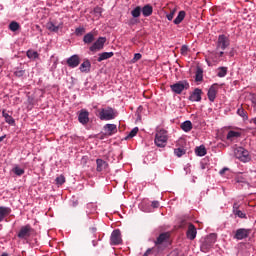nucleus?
Listing matches in <instances>:
<instances>
[{
  "instance_id": "obj_50",
  "label": "nucleus",
  "mask_w": 256,
  "mask_h": 256,
  "mask_svg": "<svg viewBox=\"0 0 256 256\" xmlns=\"http://www.w3.org/2000/svg\"><path fill=\"white\" fill-rule=\"evenodd\" d=\"M28 103H30V105H34L35 100H33V98L31 96H28Z\"/></svg>"
},
{
  "instance_id": "obj_42",
  "label": "nucleus",
  "mask_w": 256,
  "mask_h": 256,
  "mask_svg": "<svg viewBox=\"0 0 256 256\" xmlns=\"http://www.w3.org/2000/svg\"><path fill=\"white\" fill-rule=\"evenodd\" d=\"M14 75H16V77H23V75H25V70H16Z\"/></svg>"
},
{
  "instance_id": "obj_57",
  "label": "nucleus",
  "mask_w": 256,
  "mask_h": 256,
  "mask_svg": "<svg viewBox=\"0 0 256 256\" xmlns=\"http://www.w3.org/2000/svg\"><path fill=\"white\" fill-rule=\"evenodd\" d=\"M207 64L209 65V67H211V65H212L211 62H209V61H207Z\"/></svg>"
},
{
  "instance_id": "obj_20",
  "label": "nucleus",
  "mask_w": 256,
  "mask_h": 256,
  "mask_svg": "<svg viewBox=\"0 0 256 256\" xmlns=\"http://www.w3.org/2000/svg\"><path fill=\"white\" fill-rule=\"evenodd\" d=\"M93 41H95V35H93V33L89 32L84 35L83 42L85 43V45H91Z\"/></svg>"
},
{
  "instance_id": "obj_6",
  "label": "nucleus",
  "mask_w": 256,
  "mask_h": 256,
  "mask_svg": "<svg viewBox=\"0 0 256 256\" xmlns=\"http://www.w3.org/2000/svg\"><path fill=\"white\" fill-rule=\"evenodd\" d=\"M34 233H35V229H33L31 225L27 224L20 228V231L18 232L17 237L19 239H27L28 237H31V235H33Z\"/></svg>"
},
{
  "instance_id": "obj_4",
  "label": "nucleus",
  "mask_w": 256,
  "mask_h": 256,
  "mask_svg": "<svg viewBox=\"0 0 256 256\" xmlns=\"http://www.w3.org/2000/svg\"><path fill=\"white\" fill-rule=\"evenodd\" d=\"M167 139V131L162 129L155 135V145L157 147H165L167 145Z\"/></svg>"
},
{
  "instance_id": "obj_39",
  "label": "nucleus",
  "mask_w": 256,
  "mask_h": 256,
  "mask_svg": "<svg viewBox=\"0 0 256 256\" xmlns=\"http://www.w3.org/2000/svg\"><path fill=\"white\" fill-rule=\"evenodd\" d=\"M234 215H237V217H240V219H247V215L241 210H236Z\"/></svg>"
},
{
  "instance_id": "obj_9",
  "label": "nucleus",
  "mask_w": 256,
  "mask_h": 256,
  "mask_svg": "<svg viewBox=\"0 0 256 256\" xmlns=\"http://www.w3.org/2000/svg\"><path fill=\"white\" fill-rule=\"evenodd\" d=\"M249 235H251V229L240 228V229L236 230L234 239L241 241L242 239H247V237H249Z\"/></svg>"
},
{
  "instance_id": "obj_7",
  "label": "nucleus",
  "mask_w": 256,
  "mask_h": 256,
  "mask_svg": "<svg viewBox=\"0 0 256 256\" xmlns=\"http://www.w3.org/2000/svg\"><path fill=\"white\" fill-rule=\"evenodd\" d=\"M105 43H107V38L106 37H99L93 45L90 46V51L92 53H96V51H101L103 47H105Z\"/></svg>"
},
{
  "instance_id": "obj_54",
  "label": "nucleus",
  "mask_w": 256,
  "mask_h": 256,
  "mask_svg": "<svg viewBox=\"0 0 256 256\" xmlns=\"http://www.w3.org/2000/svg\"><path fill=\"white\" fill-rule=\"evenodd\" d=\"M77 205H79V202L78 201H74L73 202V207H77Z\"/></svg>"
},
{
  "instance_id": "obj_28",
  "label": "nucleus",
  "mask_w": 256,
  "mask_h": 256,
  "mask_svg": "<svg viewBox=\"0 0 256 256\" xmlns=\"http://www.w3.org/2000/svg\"><path fill=\"white\" fill-rule=\"evenodd\" d=\"M96 165H97L96 171L101 172L103 171V167H107L108 164L103 159H97Z\"/></svg>"
},
{
  "instance_id": "obj_30",
  "label": "nucleus",
  "mask_w": 256,
  "mask_h": 256,
  "mask_svg": "<svg viewBox=\"0 0 256 256\" xmlns=\"http://www.w3.org/2000/svg\"><path fill=\"white\" fill-rule=\"evenodd\" d=\"M141 6H137L135 9L131 11V15L134 19H137L138 17H141Z\"/></svg>"
},
{
  "instance_id": "obj_12",
  "label": "nucleus",
  "mask_w": 256,
  "mask_h": 256,
  "mask_svg": "<svg viewBox=\"0 0 256 256\" xmlns=\"http://www.w3.org/2000/svg\"><path fill=\"white\" fill-rule=\"evenodd\" d=\"M186 236L188 237V239H190V241H193L195 237H197V228H195V225H193V223H189Z\"/></svg>"
},
{
  "instance_id": "obj_11",
  "label": "nucleus",
  "mask_w": 256,
  "mask_h": 256,
  "mask_svg": "<svg viewBox=\"0 0 256 256\" xmlns=\"http://www.w3.org/2000/svg\"><path fill=\"white\" fill-rule=\"evenodd\" d=\"M78 121L82 125H87L89 123V111L82 109L78 115Z\"/></svg>"
},
{
  "instance_id": "obj_43",
  "label": "nucleus",
  "mask_w": 256,
  "mask_h": 256,
  "mask_svg": "<svg viewBox=\"0 0 256 256\" xmlns=\"http://www.w3.org/2000/svg\"><path fill=\"white\" fill-rule=\"evenodd\" d=\"M168 21H173V17H175V10L171 11L169 14H167Z\"/></svg>"
},
{
  "instance_id": "obj_36",
  "label": "nucleus",
  "mask_w": 256,
  "mask_h": 256,
  "mask_svg": "<svg viewBox=\"0 0 256 256\" xmlns=\"http://www.w3.org/2000/svg\"><path fill=\"white\" fill-rule=\"evenodd\" d=\"M46 27L49 31H53L54 33H57V31H59V26H55L53 22L47 23Z\"/></svg>"
},
{
  "instance_id": "obj_2",
  "label": "nucleus",
  "mask_w": 256,
  "mask_h": 256,
  "mask_svg": "<svg viewBox=\"0 0 256 256\" xmlns=\"http://www.w3.org/2000/svg\"><path fill=\"white\" fill-rule=\"evenodd\" d=\"M234 157H236V159H239V161H242L243 163H247V161H250L251 159L249 157V151H247V149L243 147H238L234 149Z\"/></svg>"
},
{
  "instance_id": "obj_34",
  "label": "nucleus",
  "mask_w": 256,
  "mask_h": 256,
  "mask_svg": "<svg viewBox=\"0 0 256 256\" xmlns=\"http://www.w3.org/2000/svg\"><path fill=\"white\" fill-rule=\"evenodd\" d=\"M26 55L29 59H37L39 57V53L35 50H28Z\"/></svg>"
},
{
  "instance_id": "obj_17",
  "label": "nucleus",
  "mask_w": 256,
  "mask_h": 256,
  "mask_svg": "<svg viewBox=\"0 0 256 256\" xmlns=\"http://www.w3.org/2000/svg\"><path fill=\"white\" fill-rule=\"evenodd\" d=\"M9 215H11V208L0 206V222Z\"/></svg>"
},
{
  "instance_id": "obj_45",
  "label": "nucleus",
  "mask_w": 256,
  "mask_h": 256,
  "mask_svg": "<svg viewBox=\"0 0 256 256\" xmlns=\"http://www.w3.org/2000/svg\"><path fill=\"white\" fill-rule=\"evenodd\" d=\"M142 55L141 53L134 54L133 63H137L141 59Z\"/></svg>"
},
{
  "instance_id": "obj_53",
  "label": "nucleus",
  "mask_w": 256,
  "mask_h": 256,
  "mask_svg": "<svg viewBox=\"0 0 256 256\" xmlns=\"http://www.w3.org/2000/svg\"><path fill=\"white\" fill-rule=\"evenodd\" d=\"M229 55L230 57H233L235 55V51L232 49L230 52H229Z\"/></svg>"
},
{
  "instance_id": "obj_46",
  "label": "nucleus",
  "mask_w": 256,
  "mask_h": 256,
  "mask_svg": "<svg viewBox=\"0 0 256 256\" xmlns=\"http://www.w3.org/2000/svg\"><path fill=\"white\" fill-rule=\"evenodd\" d=\"M102 11H103V9L101 7L94 8V13L96 15H101Z\"/></svg>"
},
{
  "instance_id": "obj_10",
  "label": "nucleus",
  "mask_w": 256,
  "mask_h": 256,
  "mask_svg": "<svg viewBox=\"0 0 256 256\" xmlns=\"http://www.w3.org/2000/svg\"><path fill=\"white\" fill-rule=\"evenodd\" d=\"M66 63L68 67H71V69H75V67H79L81 63V58L79 57V55L74 54L66 60Z\"/></svg>"
},
{
  "instance_id": "obj_16",
  "label": "nucleus",
  "mask_w": 256,
  "mask_h": 256,
  "mask_svg": "<svg viewBox=\"0 0 256 256\" xmlns=\"http://www.w3.org/2000/svg\"><path fill=\"white\" fill-rule=\"evenodd\" d=\"M79 69L81 73H89L91 71V61H89V59H85Z\"/></svg>"
},
{
  "instance_id": "obj_8",
  "label": "nucleus",
  "mask_w": 256,
  "mask_h": 256,
  "mask_svg": "<svg viewBox=\"0 0 256 256\" xmlns=\"http://www.w3.org/2000/svg\"><path fill=\"white\" fill-rule=\"evenodd\" d=\"M110 243L111 245H121V243H123V239L121 238V230H113L110 236Z\"/></svg>"
},
{
  "instance_id": "obj_26",
  "label": "nucleus",
  "mask_w": 256,
  "mask_h": 256,
  "mask_svg": "<svg viewBox=\"0 0 256 256\" xmlns=\"http://www.w3.org/2000/svg\"><path fill=\"white\" fill-rule=\"evenodd\" d=\"M104 129H107L108 135H113V133H117V125L115 124H106Z\"/></svg>"
},
{
  "instance_id": "obj_48",
  "label": "nucleus",
  "mask_w": 256,
  "mask_h": 256,
  "mask_svg": "<svg viewBox=\"0 0 256 256\" xmlns=\"http://www.w3.org/2000/svg\"><path fill=\"white\" fill-rule=\"evenodd\" d=\"M151 206L153 207V209H158L159 201H153Z\"/></svg>"
},
{
  "instance_id": "obj_24",
  "label": "nucleus",
  "mask_w": 256,
  "mask_h": 256,
  "mask_svg": "<svg viewBox=\"0 0 256 256\" xmlns=\"http://www.w3.org/2000/svg\"><path fill=\"white\" fill-rule=\"evenodd\" d=\"M195 81L197 83L203 81V68H201L200 66H197L196 74H195Z\"/></svg>"
},
{
  "instance_id": "obj_29",
  "label": "nucleus",
  "mask_w": 256,
  "mask_h": 256,
  "mask_svg": "<svg viewBox=\"0 0 256 256\" xmlns=\"http://www.w3.org/2000/svg\"><path fill=\"white\" fill-rule=\"evenodd\" d=\"M238 137H241V132H235L233 130H230L226 136V139L228 141H231L232 139L234 138H238Z\"/></svg>"
},
{
  "instance_id": "obj_51",
  "label": "nucleus",
  "mask_w": 256,
  "mask_h": 256,
  "mask_svg": "<svg viewBox=\"0 0 256 256\" xmlns=\"http://www.w3.org/2000/svg\"><path fill=\"white\" fill-rule=\"evenodd\" d=\"M152 251H153V249L149 248V249L143 254V256H149V255H151Z\"/></svg>"
},
{
  "instance_id": "obj_1",
  "label": "nucleus",
  "mask_w": 256,
  "mask_h": 256,
  "mask_svg": "<svg viewBox=\"0 0 256 256\" xmlns=\"http://www.w3.org/2000/svg\"><path fill=\"white\" fill-rule=\"evenodd\" d=\"M115 117H117V111L111 107L102 108L99 111V119L101 121H111V119H115Z\"/></svg>"
},
{
  "instance_id": "obj_58",
  "label": "nucleus",
  "mask_w": 256,
  "mask_h": 256,
  "mask_svg": "<svg viewBox=\"0 0 256 256\" xmlns=\"http://www.w3.org/2000/svg\"><path fill=\"white\" fill-rule=\"evenodd\" d=\"M220 57H223V52H220Z\"/></svg>"
},
{
  "instance_id": "obj_35",
  "label": "nucleus",
  "mask_w": 256,
  "mask_h": 256,
  "mask_svg": "<svg viewBox=\"0 0 256 256\" xmlns=\"http://www.w3.org/2000/svg\"><path fill=\"white\" fill-rule=\"evenodd\" d=\"M174 153L176 157H183V155L187 153V150H185L184 148H176L174 149Z\"/></svg>"
},
{
  "instance_id": "obj_40",
  "label": "nucleus",
  "mask_w": 256,
  "mask_h": 256,
  "mask_svg": "<svg viewBox=\"0 0 256 256\" xmlns=\"http://www.w3.org/2000/svg\"><path fill=\"white\" fill-rule=\"evenodd\" d=\"M57 185H63L65 183V176L60 175L55 179Z\"/></svg>"
},
{
  "instance_id": "obj_14",
  "label": "nucleus",
  "mask_w": 256,
  "mask_h": 256,
  "mask_svg": "<svg viewBox=\"0 0 256 256\" xmlns=\"http://www.w3.org/2000/svg\"><path fill=\"white\" fill-rule=\"evenodd\" d=\"M201 95H203V90L195 88L192 94L189 96V101H201Z\"/></svg>"
},
{
  "instance_id": "obj_31",
  "label": "nucleus",
  "mask_w": 256,
  "mask_h": 256,
  "mask_svg": "<svg viewBox=\"0 0 256 256\" xmlns=\"http://www.w3.org/2000/svg\"><path fill=\"white\" fill-rule=\"evenodd\" d=\"M9 29L10 31H19L21 29V25H19L18 22L16 21H12L10 24H9Z\"/></svg>"
},
{
  "instance_id": "obj_22",
  "label": "nucleus",
  "mask_w": 256,
  "mask_h": 256,
  "mask_svg": "<svg viewBox=\"0 0 256 256\" xmlns=\"http://www.w3.org/2000/svg\"><path fill=\"white\" fill-rule=\"evenodd\" d=\"M193 129V123L191 121L187 120L181 124V130L185 131V133H189Z\"/></svg>"
},
{
  "instance_id": "obj_52",
  "label": "nucleus",
  "mask_w": 256,
  "mask_h": 256,
  "mask_svg": "<svg viewBox=\"0 0 256 256\" xmlns=\"http://www.w3.org/2000/svg\"><path fill=\"white\" fill-rule=\"evenodd\" d=\"M225 171H229V168H223L220 170V175H225Z\"/></svg>"
},
{
  "instance_id": "obj_5",
  "label": "nucleus",
  "mask_w": 256,
  "mask_h": 256,
  "mask_svg": "<svg viewBox=\"0 0 256 256\" xmlns=\"http://www.w3.org/2000/svg\"><path fill=\"white\" fill-rule=\"evenodd\" d=\"M216 241H217V234L212 233V234L208 235V236L205 238V240H204V242H203V244H202V246H201V250L204 251V253L207 252V251H209L210 248H211L213 245H215V242H216Z\"/></svg>"
},
{
  "instance_id": "obj_21",
  "label": "nucleus",
  "mask_w": 256,
  "mask_h": 256,
  "mask_svg": "<svg viewBox=\"0 0 256 256\" xmlns=\"http://www.w3.org/2000/svg\"><path fill=\"white\" fill-rule=\"evenodd\" d=\"M167 239H169V234L168 233H161L156 241H155V245H161L164 243V241H167Z\"/></svg>"
},
{
  "instance_id": "obj_33",
  "label": "nucleus",
  "mask_w": 256,
  "mask_h": 256,
  "mask_svg": "<svg viewBox=\"0 0 256 256\" xmlns=\"http://www.w3.org/2000/svg\"><path fill=\"white\" fill-rule=\"evenodd\" d=\"M137 133H139V128L138 127L133 128L130 131V133L125 137V140L127 141V139H133V137H135Z\"/></svg>"
},
{
  "instance_id": "obj_23",
  "label": "nucleus",
  "mask_w": 256,
  "mask_h": 256,
  "mask_svg": "<svg viewBox=\"0 0 256 256\" xmlns=\"http://www.w3.org/2000/svg\"><path fill=\"white\" fill-rule=\"evenodd\" d=\"M195 153L196 155H198V157H205V155H207V149L205 148L204 145H201L196 147Z\"/></svg>"
},
{
  "instance_id": "obj_27",
  "label": "nucleus",
  "mask_w": 256,
  "mask_h": 256,
  "mask_svg": "<svg viewBox=\"0 0 256 256\" xmlns=\"http://www.w3.org/2000/svg\"><path fill=\"white\" fill-rule=\"evenodd\" d=\"M185 15V11H180L178 13V16L173 21L174 25H179L183 21V19H185Z\"/></svg>"
},
{
  "instance_id": "obj_19",
  "label": "nucleus",
  "mask_w": 256,
  "mask_h": 256,
  "mask_svg": "<svg viewBox=\"0 0 256 256\" xmlns=\"http://www.w3.org/2000/svg\"><path fill=\"white\" fill-rule=\"evenodd\" d=\"M142 14L144 17H151V15H153V6L150 4L145 5L142 8Z\"/></svg>"
},
{
  "instance_id": "obj_59",
  "label": "nucleus",
  "mask_w": 256,
  "mask_h": 256,
  "mask_svg": "<svg viewBox=\"0 0 256 256\" xmlns=\"http://www.w3.org/2000/svg\"><path fill=\"white\" fill-rule=\"evenodd\" d=\"M202 169H205V165H202Z\"/></svg>"
},
{
  "instance_id": "obj_47",
  "label": "nucleus",
  "mask_w": 256,
  "mask_h": 256,
  "mask_svg": "<svg viewBox=\"0 0 256 256\" xmlns=\"http://www.w3.org/2000/svg\"><path fill=\"white\" fill-rule=\"evenodd\" d=\"M137 23H139V20H138V19H135V18H132V19H130V21H129V25H137Z\"/></svg>"
},
{
  "instance_id": "obj_25",
  "label": "nucleus",
  "mask_w": 256,
  "mask_h": 256,
  "mask_svg": "<svg viewBox=\"0 0 256 256\" xmlns=\"http://www.w3.org/2000/svg\"><path fill=\"white\" fill-rule=\"evenodd\" d=\"M2 116L4 117L6 123L9 125H15V119H13L5 110L2 111Z\"/></svg>"
},
{
  "instance_id": "obj_37",
  "label": "nucleus",
  "mask_w": 256,
  "mask_h": 256,
  "mask_svg": "<svg viewBox=\"0 0 256 256\" xmlns=\"http://www.w3.org/2000/svg\"><path fill=\"white\" fill-rule=\"evenodd\" d=\"M13 173H15V175H18V177H21V175L25 173V170L20 168L19 166H16L13 168Z\"/></svg>"
},
{
  "instance_id": "obj_55",
  "label": "nucleus",
  "mask_w": 256,
  "mask_h": 256,
  "mask_svg": "<svg viewBox=\"0 0 256 256\" xmlns=\"http://www.w3.org/2000/svg\"><path fill=\"white\" fill-rule=\"evenodd\" d=\"M7 136L6 135H4V136H1L0 137V143L3 141V139H5Z\"/></svg>"
},
{
  "instance_id": "obj_32",
  "label": "nucleus",
  "mask_w": 256,
  "mask_h": 256,
  "mask_svg": "<svg viewBox=\"0 0 256 256\" xmlns=\"http://www.w3.org/2000/svg\"><path fill=\"white\" fill-rule=\"evenodd\" d=\"M237 114L244 119V121H247L249 119V116H247V111L243 109V107L239 108L237 110Z\"/></svg>"
},
{
  "instance_id": "obj_3",
  "label": "nucleus",
  "mask_w": 256,
  "mask_h": 256,
  "mask_svg": "<svg viewBox=\"0 0 256 256\" xmlns=\"http://www.w3.org/2000/svg\"><path fill=\"white\" fill-rule=\"evenodd\" d=\"M170 88L173 93H176V95H181L185 89H189V82H187V80L179 81L175 84H172Z\"/></svg>"
},
{
  "instance_id": "obj_56",
  "label": "nucleus",
  "mask_w": 256,
  "mask_h": 256,
  "mask_svg": "<svg viewBox=\"0 0 256 256\" xmlns=\"http://www.w3.org/2000/svg\"><path fill=\"white\" fill-rule=\"evenodd\" d=\"M252 123H254V125H256V118L252 119Z\"/></svg>"
},
{
  "instance_id": "obj_13",
  "label": "nucleus",
  "mask_w": 256,
  "mask_h": 256,
  "mask_svg": "<svg viewBox=\"0 0 256 256\" xmlns=\"http://www.w3.org/2000/svg\"><path fill=\"white\" fill-rule=\"evenodd\" d=\"M218 47H220L222 50L227 49L229 47V38L225 35H220L218 37Z\"/></svg>"
},
{
  "instance_id": "obj_18",
  "label": "nucleus",
  "mask_w": 256,
  "mask_h": 256,
  "mask_svg": "<svg viewBox=\"0 0 256 256\" xmlns=\"http://www.w3.org/2000/svg\"><path fill=\"white\" fill-rule=\"evenodd\" d=\"M115 54L113 52H103L98 54V63H101V61H105L106 59H111Z\"/></svg>"
},
{
  "instance_id": "obj_44",
  "label": "nucleus",
  "mask_w": 256,
  "mask_h": 256,
  "mask_svg": "<svg viewBox=\"0 0 256 256\" xmlns=\"http://www.w3.org/2000/svg\"><path fill=\"white\" fill-rule=\"evenodd\" d=\"M187 51H189V48L187 47V45H183L181 47V55H187Z\"/></svg>"
},
{
  "instance_id": "obj_41",
  "label": "nucleus",
  "mask_w": 256,
  "mask_h": 256,
  "mask_svg": "<svg viewBox=\"0 0 256 256\" xmlns=\"http://www.w3.org/2000/svg\"><path fill=\"white\" fill-rule=\"evenodd\" d=\"M85 33V28L83 27H78L75 30V35H77L78 37H80V35H83Z\"/></svg>"
},
{
  "instance_id": "obj_49",
  "label": "nucleus",
  "mask_w": 256,
  "mask_h": 256,
  "mask_svg": "<svg viewBox=\"0 0 256 256\" xmlns=\"http://www.w3.org/2000/svg\"><path fill=\"white\" fill-rule=\"evenodd\" d=\"M235 211H239V203H234L233 204V213H235Z\"/></svg>"
},
{
  "instance_id": "obj_38",
  "label": "nucleus",
  "mask_w": 256,
  "mask_h": 256,
  "mask_svg": "<svg viewBox=\"0 0 256 256\" xmlns=\"http://www.w3.org/2000/svg\"><path fill=\"white\" fill-rule=\"evenodd\" d=\"M217 75L219 77H225V75H227V67H219Z\"/></svg>"
},
{
  "instance_id": "obj_15",
  "label": "nucleus",
  "mask_w": 256,
  "mask_h": 256,
  "mask_svg": "<svg viewBox=\"0 0 256 256\" xmlns=\"http://www.w3.org/2000/svg\"><path fill=\"white\" fill-rule=\"evenodd\" d=\"M207 95L209 101L213 103V101H215V99L217 98V84H214L209 88Z\"/></svg>"
}]
</instances>
